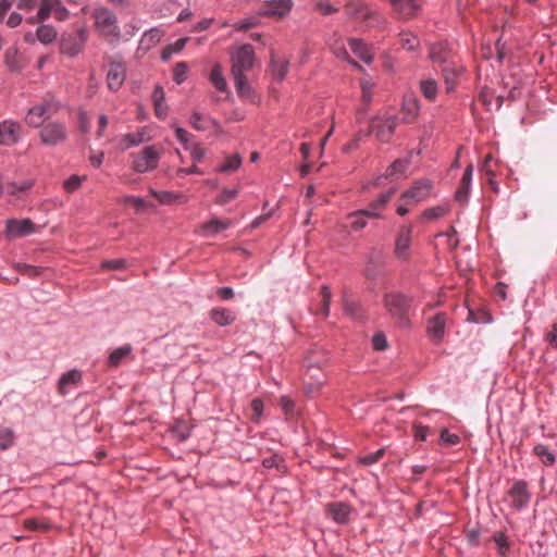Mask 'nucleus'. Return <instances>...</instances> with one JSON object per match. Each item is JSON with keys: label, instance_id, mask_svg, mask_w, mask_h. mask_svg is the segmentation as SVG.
Returning a JSON list of instances; mask_svg holds the SVG:
<instances>
[{"label": "nucleus", "instance_id": "nucleus-48", "mask_svg": "<svg viewBox=\"0 0 557 557\" xmlns=\"http://www.w3.org/2000/svg\"><path fill=\"white\" fill-rule=\"evenodd\" d=\"M188 65L185 62H180L174 67L173 79L176 84H182L187 78Z\"/></svg>", "mask_w": 557, "mask_h": 557}, {"label": "nucleus", "instance_id": "nucleus-58", "mask_svg": "<svg viewBox=\"0 0 557 557\" xmlns=\"http://www.w3.org/2000/svg\"><path fill=\"white\" fill-rule=\"evenodd\" d=\"M78 124L79 129L83 134H86L90 131V123L87 112L79 110L78 111Z\"/></svg>", "mask_w": 557, "mask_h": 557}, {"label": "nucleus", "instance_id": "nucleus-54", "mask_svg": "<svg viewBox=\"0 0 557 557\" xmlns=\"http://www.w3.org/2000/svg\"><path fill=\"white\" fill-rule=\"evenodd\" d=\"M84 177H81L78 175H72L70 178L64 181L63 187L67 193H73L76 189H78L82 185Z\"/></svg>", "mask_w": 557, "mask_h": 557}, {"label": "nucleus", "instance_id": "nucleus-2", "mask_svg": "<svg viewBox=\"0 0 557 557\" xmlns=\"http://www.w3.org/2000/svg\"><path fill=\"white\" fill-rule=\"evenodd\" d=\"M61 109V103L51 95H47L42 102L28 109L25 122L28 126L38 128L42 125L44 119L49 120Z\"/></svg>", "mask_w": 557, "mask_h": 557}, {"label": "nucleus", "instance_id": "nucleus-28", "mask_svg": "<svg viewBox=\"0 0 557 557\" xmlns=\"http://www.w3.org/2000/svg\"><path fill=\"white\" fill-rule=\"evenodd\" d=\"M403 111L405 113V121L411 122L419 113V101L414 97H407L403 103Z\"/></svg>", "mask_w": 557, "mask_h": 557}, {"label": "nucleus", "instance_id": "nucleus-20", "mask_svg": "<svg viewBox=\"0 0 557 557\" xmlns=\"http://www.w3.org/2000/svg\"><path fill=\"white\" fill-rule=\"evenodd\" d=\"M4 64L12 73H20L26 65L23 57L15 47L8 48L4 52Z\"/></svg>", "mask_w": 557, "mask_h": 557}, {"label": "nucleus", "instance_id": "nucleus-1", "mask_svg": "<svg viewBox=\"0 0 557 557\" xmlns=\"http://www.w3.org/2000/svg\"><path fill=\"white\" fill-rule=\"evenodd\" d=\"M383 302L388 313L398 321L400 326H409V309L412 297L400 292H393L384 295Z\"/></svg>", "mask_w": 557, "mask_h": 557}, {"label": "nucleus", "instance_id": "nucleus-39", "mask_svg": "<svg viewBox=\"0 0 557 557\" xmlns=\"http://www.w3.org/2000/svg\"><path fill=\"white\" fill-rule=\"evenodd\" d=\"M163 36V32L159 28H151L148 32H146L141 38V44L146 45L147 48H150L152 46H156L161 37Z\"/></svg>", "mask_w": 557, "mask_h": 557}, {"label": "nucleus", "instance_id": "nucleus-52", "mask_svg": "<svg viewBox=\"0 0 557 557\" xmlns=\"http://www.w3.org/2000/svg\"><path fill=\"white\" fill-rule=\"evenodd\" d=\"M494 541H495V543L498 546V553L502 556H506V554H507V552L509 549V545L507 543V537H506L505 533H503V532L495 533L494 534Z\"/></svg>", "mask_w": 557, "mask_h": 557}, {"label": "nucleus", "instance_id": "nucleus-46", "mask_svg": "<svg viewBox=\"0 0 557 557\" xmlns=\"http://www.w3.org/2000/svg\"><path fill=\"white\" fill-rule=\"evenodd\" d=\"M24 525L26 529L28 530H32V531H41V532H47L49 530L52 529V525L49 524V523H46V522H41L37 519H26L24 521Z\"/></svg>", "mask_w": 557, "mask_h": 557}, {"label": "nucleus", "instance_id": "nucleus-34", "mask_svg": "<svg viewBox=\"0 0 557 557\" xmlns=\"http://www.w3.org/2000/svg\"><path fill=\"white\" fill-rule=\"evenodd\" d=\"M36 36L42 44H50L57 38V32L50 25H41L37 28Z\"/></svg>", "mask_w": 557, "mask_h": 557}, {"label": "nucleus", "instance_id": "nucleus-49", "mask_svg": "<svg viewBox=\"0 0 557 557\" xmlns=\"http://www.w3.org/2000/svg\"><path fill=\"white\" fill-rule=\"evenodd\" d=\"M262 466L267 469L276 468L278 471L285 470L283 459L276 454L269 458L263 459Z\"/></svg>", "mask_w": 557, "mask_h": 557}, {"label": "nucleus", "instance_id": "nucleus-14", "mask_svg": "<svg viewBox=\"0 0 557 557\" xmlns=\"http://www.w3.org/2000/svg\"><path fill=\"white\" fill-rule=\"evenodd\" d=\"M347 15L350 18H362L364 21L373 18L376 12L372 11L366 3L360 1H349L345 5Z\"/></svg>", "mask_w": 557, "mask_h": 557}, {"label": "nucleus", "instance_id": "nucleus-26", "mask_svg": "<svg viewBox=\"0 0 557 557\" xmlns=\"http://www.w3.org/2000/svg\"><path fill=\"white\" fill-rule=\"evenodd\" d=\"M411 163L410 156L405 159H396L386 170L384 177L394 180L396 175L404 174L408 165Z\"/></svg>", "mask_w": 557, "mask_h": 557}, {"label": "nucleus", "instance_id": "nucleus-3", "mask_svg": "<svg viewBox=\"0 0 557 557\" xmlns=\"http://www.w3.org/2000/svg\"><path fill=\"white\" fill-rule=\"evenodd\" d=\"M38 133L41 145L48 147H55L64 144L67 140L69 134L66 125L59 121L42 122Z\"/></svg>", "mask_w": 557, "mask_h": 557}, {"label": "nucleus", "instance_id": "nucleus-61", "mask_svg": "<svg viewBox=\"0 0 557 557\" xmlns=\"http://www.w3.org/2000/svg\"><path fill=\"white\" fill-rule=\"evenodd\" d=\"M251 409L253 411L252 421L258 422L263 411V403L261 399L256 398L251 401Z\"/></svg>", "mask_w": 557, "mask_h": 557}, {"label": "nucleus", "instance_id": "nucleus-40", "mask_svg": "<svg viewBox=\"0 0 557 557\" xmlns=\"http://www.w3.org/2000/svg\"><path fill=\"white\" fill-rule=\"evenodd\" d=\"M535 455L542 460L545 466H552L555 462L554 454L548 449L546 445H536L534 447Z\"/></svg>", "mask_w": 557, "mask_h": 557}, {"label": "nucleus", "instance_id": "nucleus-59", "mask_svg": "<svg viewBox=\"0 0 557 557\" xmlns=\"http://www.w3.org/2000/svg\"><path fill=\"white\" fill-rule=\"evenodd\" d=\"M315 9L319 10L323 15L333 14V13H336L338 11L329 1H318L315 3Z\"/></svg>", "mask_w": 557, "mask_h": 557}, {"label": "nucleus", "instance_id": "nucleus-30", "mask_svg": "<svg viewBox=\"0 0 557 557\" xmlns=\"http://www.w3.org/2000/svg\"><path fill=\"white\" fill-rule=\"evenodd\" d=\"M82 380V373L78 370H71L63 374L59 380V392L64 395L66 393L65 387L69 384H76Z\"/></svg>", "mask_w": 557, "mask_h": 557}, {"label": "nucleus", "instance_id": "nucleus-42", "mask_svg": "<svg viewBox=\"0 0 557 557\" xmlns=\"http://www.w3.org/2000/svg\"><path fill=\"white\" fill-rule=\"evenodd\" d=\"M321 296H322V300H321V307H320L319 312L326 318L330 313V304H331V298H332V293L327 285H323L321 287Z\"/></svg>", "mask_w": 557, "mask_h": 557}, {"label": "nucleus", "instance_id": "nucleus-9", "mask_svg": "<svg viewBox=\"0 0 557 557\" xmlns=\"http://www.w3.org/2000/svg\"><path fill=\"white\" fill-rule=\"evenodd\" d=\"M293 7L292 0H269L257 11L258 16H285Z\"/></svg>", "mask_w": 557, "mask_h": 557}, {"label": "nucleus", "instance_id": "nucleus-32", "mask_svg": "<svg viewBox=\"0 0 557 557\" xmlns=\"http://www.w3.org/2000/svg\"><path fill=\"white\" fill-rule=\"evenodd\" d=\"M233 77H234L235 88H236L238 96L243 97V98H248L252 92V88L249 85V83L247 82L246 75L239 74V75H233Z\"/></svg>", "mask_w": 557, "mask_h": 557}, {"label": "nucleus", "instance_id": "nucleus-10", "mask_svg": "<svg viewBox=\"0 0 557 557\" xmlns=\"http://www.w3.org/2000/svg\"><path fill=\"white\" fill-rule=\"evenodd\" d=\"M126 79V67L123 62L109 61V71L107 74L108 88L117 91Z\"/></svg>", "mask_w": 557, "mask_h": 557}, {"label": "nucleus", "instance_id": "nucleus-18", "mask_svg": "<svg viewBox=\"0 0 557 557\" xmlns=\"http://www.w3.org/2000/svg\"><path fill=\"white\" fill-rule=\"evenodd\" d=\"M509 495L512 498V505L515 508H522L530 498V494L528 492V485L523 481H518L513 484V486L509 491Z\"/></svg>", "mask_w": 557, "mask_h": 557}, {"label": "nucleus", "instance_id": "nucleus-15", "mask_svg": "<svg viewBox=\"0 0 557 557\" xmlns=\"http://www.w3.org/2000/svg\"><path fill=\"white\" fill-rule=\"evenodd\" d=\"M451 50L445 42H436L430 46L429 58L435 63L449 64L451 63Z\"/></svg>", "mask_w": 557, "mask_h": 557}, {"label": "nucleus", "instance_id": "nucleus-12", "mask_svg": "<svg viewBox=\"0 0 557 557\" xmlns=\"http://www.w3.org/2000/svg\"><path fill=\"white\" fill-rule=\"evenodd\" d=\"M5 232L10 237L25 236L35 232V225L29 219H10L7 221Z\"/></svg>", "mask_w": 557, "mask_h": 557}, {"label": "nucleus", "instance_id": "nucleus-51", "mask_svg": "<svg viewBox=\"0 0 557 557\" xmlns=\"http://www.w3.org/2000/svg\"><path fill=\"white\" fill-rule=\"evenodd\" d=\"M14 440V434L12 430L4 429L0 431V449L5 450L8 449L12 444Z\"/></svg>", "mask_w": 557, "mask_h": 557}, {"label": "nucleus", "instance_id": "nucleus-63", "mask_svg": "<svg viewBox=\"0 0 557 557\" xmlns=\"http://www.w3.org/2000/svg\"><path fill=\"white\" fill-rule=\"evenodd\" d=\"M493 96L492 90L483 88L479 95V99L487 109H491Z\"/></svg>", "mask_w": 557, "mask_h": 557}, {"label": "nucleus", "instance_id": "nucleus-33", "mask_svg": "<svg viewBox=\"0 0 557 557\" xmlns=\"http://www.w3.org/2000/svg\"><path fill=\"white\" fill-rule=\"evenodd\" d=\"M242 165V156L239 153H234L226 158V162L218 168V172L228 173L235 172Z\"/></svg>", "mask_w": 557, "mask_h": 557}, {"label": "nucleus", "instance_id": "nucleus-7", "mask_svg": "<svg viewBox=\"0 0 557 557\" xmlns=\"http://www.w3.org/2000/svg\"><path fill=\"white\" fill-rule=\"evenodd\" d=\"M159 159L160 153L154 146H147L139 154L134 156L132 168L137 173H146L158 166Z\"/></svg>", "mask_w": 557, "mask_h": 557}, {"label": "nucleus", "instance_id": "nucleus-36", "mask_svg": "<svg viewBox=\"0 0 557 557\" xmlns=\"http://www.w3.org/2000/svg\"><path fill=\"white\" fill-rule=\"evenodd\" d=\"M399 37L401 47L408 51H414L420 45L419 38L412 33H400Z\"/></svg>", "mask_w": 557, "mask_h": 557}, {"label": "nucleus", "instance_id": "nucleus-19", "mask_svg": "<svg viewBox=\"0 0 557 557\" xmlns=\"http://www.w3.org/2000/svg\"><path fill=\"white\" fill-rule=\"evenodd\" d=\"M472 173H473V166H472V164H469L466 168L462 178L460 181L459 187L455 193V199L460 205H465L468 201L469 188H470V184H471V180H472Z\"/></svg>", "mask_w": 557, "mask_h": 557}, {"label": "nucleus", "instance_id": "nucleus-57", "mask_svg": "<svg viewBox=\"0 0 557 557\" xmlns=\"http://www.w3.org/2000/svg\"><path fill=\"white\" fill-rule=\"evenodd\" d=\"M373 348L375 350H384L387 348V339L383 333H376L372 338Z\"/></svg>", "mask_w": 557, "mask_h": 557}, {"label": "nucleus", "instance_id": "nucleus-22", "mask_svg": "<svg viewBox=\"0 0 557 557\" xmlns=\"http://www.w3.org/2000/svg\"><path fill=\"white\" fill-rule=\"evenodd\" d=\"M389 2L404 18L413 16L420 9L419 0H389Z\"/></svg>", "mask_w": 557, "mask_h": 557}, {"label": "nucleus", "instance_id": "nucleus-38", "mask_svg": "<svg viewBox=\"0 0 557 557\" xmlns=\"http://www.w3.org/2000/svg\"><path fill=\"white\" fill-rule=\"evenodd\" d=\"M55 5H59V0H41L37 18L40 21L47 20L51 12L55 10Z\"/></svg>", "mask_w": 557, "mask_h": 557}, {"label": "nucleus", "instance_id": "nucleus-21", "mask_svg": "<svg viewBox=\"0 0 557 557\" xmlns=\"http://www.w3.org/2000/svg\"><path fill=\"white\" fill-rule=\"evenodd\" d=\"M349 47L354 54H356L359 59H361L367 64L372 63L374 59V54L372 49L363 42L361 39L351 38L349 39Z\"/></svg>", "mask_w": 557, "mask_h": 557}, {"label": "nucleus", "instance_id": "nucleus-55", "mask_svg": "<svg viewBox=\"0 0 557 557\" xmlns=\"http://www.w3.org/2000/svg\"><path fill=\"white\" fill-rule=\"evenodd\" d=\"M126 267L125 259L107 260L101 263V268L104 270H122Z\"/></svg>", "mask_w": 557, "mask_h": 557}, {"label": "nucleus", "instance_id": "nucleus-16", "mask_svg": "<svg viewBox=\"0 0 557 557\" xmlns=\"http://www.w3.org/2000/svg\"><path fill=\"white\" fill-rule=\"evenodd\" d=\"M431 187L432 182L430 180H420L419 182L414 183L412 187L406 190L403 194V197L410 198L414 202H419L428 197Z\"/></svg>", "mask_w": 557, "mask_h": 557}, {"label": "nucleus", "instance_id": "nucleus-56", "mask_svg": "<svg viewBox=\"0 0 557 557\" xmlns=\"http://www.w3.org/2000/svg\"><path fill=\"white\" fill-rule=\"evenodd\" d=\"M440 438L446 445H457L460 442V437L457 434H451L446 429L441 431Z\"/></svg>", "mask_w": 557, "mask_h": 557}, {"label": "nucleus", "instance_id": "nucleus-29", "mask_svg": "<svg viewBox=\"0 0 557 557\" xmlns=\"http://www.w3.org/2000/svg\"><path fill=\"white\" fill-rule=\"evenodd\" d=\"M34 186L33 180H26L21 183L9 182L5 184V189L9 195L21 197V194L27 193Z\"/></svg>", "mask_w": 557, "mask_h": 557}, {"label": "nucleus", "instance_id": "nucleus-8", "mask_svg": "<svg viewBox=\"0 0 557 557\" xmlns=\"http://www.w3.org/2000/svg\"><path fill=\"white\" fill-rule=\"evenodd\" d=\"M398 119L395 115H388L377 125L372 124L370 128L364 133V136H369L375 133L376 138L382 143H388L395 132Z\"/></svg>", "mask_w": 557, "mask_h": 557}, {"label": "nucleus", "instance_id": "nucleus-44", "mask_svg": "<svg viewBox=\"0 0 557 557\" xmlns=\"http://www.w3.org/2000/svg\"><path fill=\"white\" fill-rule=\"evenodd\" d=\"M150 194L154 198H157L162 205H170L174 202L176 199L183 198V196L175 195L171 191H157L154 189H151Z\"/></svg>", "mask_w": 557, "mask_h": 557}, {"label": "nucleus", "instance_id": "nucleus-41", "mask_svg": "<svg viewBox=\"0 0 557 557\" xmlns=\"http://www.w3.org/2000/svg\"><path fill=\"white\" fill-rule=\"evenodd\" d=\"M347 219L351 221L350 227L354 231L362 230L368 224V219L359 210L349 213Z\"/></svg>", "mask_w": 557, "mask_h": 557}, {"label": "nucleus", "instance_id": "nucleus-23", "mask_svg": "<svg viewBox=\"0 0 557 557\" xmlns=\"http://www.w3.org/2000/svg\"><path fill=\"white\" fill-rule=\"evenodd\" d=\"M445 321L446 315L444 313H438L435 317H433L428 326V333L431 337H433L436 341H441L444 336L445 332Z\"/></svg>", "mask_w": 557, "mask_h": 557}, {"label": "nucleus", "instance_id": "nucleus-27", "mask_svg": "<svg viewBox=\"0 0 557 557\" xmlns=\"http://www.w3.org/2000/svg\"><path fill=\"white\" fill-rule=\"evenodd\" d=\"M442 74L446 85V91L451 92L455 89L456 79L459 74L458 67L451 62L442 69Z\"/></svg>", "mask_w": 557, "mask_h": 557}, {"label": "nucleus", "instance_id": "nucleus-43", "mask_svg": "<svg viewBox=\"0 0 557 557\" xmlns=\"http://www.w3.org/2000/svg\"><path fill=\"white\" fill-rule=\"evenodd\" d=\"M231 225L230 221H221L216 218L211 219L202 225L203 230L212 231L214 234H218L224 230H226Z\"/></svg>", "mask_w": 557, "mask_h": 557}, {"label": "nucleus", "instance_id": "nucleus-24", "mask_svg": "<svg viewBox=\"0 0 557 557\" xmlns=\"http://www.w3.org/2000/svg\"><path fill=\"white\" fill-rule=\"evenodd\" d=\"M211 320L220 326H226L232 324L236 317L235 313L225 308H214L210 311Z\"/></svg>", "mask_w": 557, "mask_h": 557}, {"label": "nucleus", "instance_id": "nucleus-35", "mask_svg": "<svg viewBox=\"0 0 557 557\" xmlns=\"http://www.w3.org/2000/svg\"><path fill=\"white\" fill-rule=\"evenodd\" d=\"M132 351V347L131 346H123V347H119L116 349H114L109 358H108V363L109 366L111 367H117L121 361L127 356L129 355Z\"/></svg>", "mask_w": 557, "mask_h": 557}, {"label": "nucleus", "instance_id": "nucleus-31", "mask_svg": "<svg viewBox=\"0 0 557 557\" xmlns=\"http://www.w3.org/2000/svg\"><path fill=\"white\" fill-rule=\"evenodd\" d=\"M210 82L219 91L223 92L227 90V84L222 74V67L220 64H215L212 67L210 73Z\"/></svg>", "mask_w": 557, "mask_h": 557}, {"label": "nucleus", "instance_id": "nucleus-60", "mask_svg": "<svg viewBox=\"0 0 557 557\" xmlns=\"http://www.w3.org/2000/svg\"><path fill=\"white\" fill-rule=\"evenodd\" d=\"M175 136L180 143L183 144L185 149H188V140L190 137V134L183 127L176 126L175 127Z\"/></svg>", "mask_w": 557, "mask_h": 557}, {"label": "nucleus", "instance_id": "nucleus-17", "mask_svg": "<svg viewBox=\"0 0 557 557\" xmlns=\"http://www.w3.org/2000/svg\"><path fill=\"white\" fill-rule=\"evenodd\" d=\"M351 507L343 502L331 503L327 505V513L332 519L341 524H345L349 521Z\"/></svg>", "mask_w": 557, "mask_h": 557}, {"label": "nucleus", "instance_id": "nucleus-5", "mask_svg": "<svg viewBox=\"0 0 557 557\" xmlns=\"http://www.w3.org/2000/svg\"><path fill=\"white\" fill-rule=\"evenodd\" d=\"M255 62V51L251 45L240 46L235 53L232 54V75L245 74L250 71Z\"/></svg>", "mask_w": 557, "mask_h": 557}, {"label": "nucleus", "instance_id": "nucleus-4", "mask_svg": "<svg viewBox=\"0 0 557 557\" xmlns=\"http://www.w3.org/2000/svg\"><path fill=\"white\" fill-rule=\"evenodd\" d=\"M95 18V25L98 32L106 36L119 39L121 36L116 15L108 8H98L92 13Z\"/></svg>", "mask_w": 557, "mask_h": 557}, {"label": "nucleus", "instance_id": "nucleus-45", "mask_svg": "<svg viewBox=\"0 0 557 557\" xmlns=\"http://www.w3.org/2000/svg\"><path fill=\"white\" fill-rule=\"evenodd\" d=\"M395 189L391 188L387 191L381 194L377 199L370 202V207L377 209L379 211L383 210L386 205L389 202L392 196L394 195Z\"/></svg>", "mask_w": 557, "mask_h": 557}, {"label": "nucleus", "instance_id": "nucleus-62", "mask_svg": "<svg viewBox=\"0 0 557 557\" xmlns=\"http://www.w3.org/2000/svg\"><path fill=\"white\" fill-rule=\"evenodd\" d=\"M189 123L197 131H205L207 128V126L202 123V115L197 111L193 112Z\"/></svg>", "mask_w": 557, "mask_h": 557}, {"label": "nucleus", "instance_id": "nucleus-64", "mask_svg": "<svg viewBox=\"0 0 557 557\" xmlns=\"http://www.w3.org/2000/svg\"><path fill=\"white\" fill-rule=\"evenodd\" d=\"M124 201L133 203L137 211H140L148 206V202L146 200L135 196H126L124 198Z\"/></svg>", "mask_w": 557, "mask_h": 557}, {"label": "nucleus", "instance_id": "nucleus-47", "mask_svg": "<svg viewBox=\"0 0 557 557\" xmlns=\"http://www.w3.org/2000/svg\"><path fill=\"white\" fill-rule=\"evenodd\" d=\"M448 209L444 206H436L433 208H429L423 211L422 218L425 220H435L447 213Z\"/></svg>", "mask_w": 557, "mask_h": 557}, {"label": "nucleus", "instance_id": "nucleus-25", "mask_svg": "<svg viewBox=\"0 0 557 557\" xmlns=\"http://www.w3.org/2000/svg\"><path fill=\"white\" fill-rule=\"evenodd\" d=\"M288 61L278 58L273 51L271 52V71L272 74L278 79L283 81L287 74L288 71Z\"/></svg>", "mask_w": 557, "mask_h": 557}, {"label": "nucleus", "instance_id": "nucleus-37", "mask_svg": "<svg viewBox=\"0 0 557 557\" xmlns=\"http://www.w3.org/2000/svg\"><path fill=\"white\" fill-rule=\"evenodd\" d=\"M420 90L426 99L434 100L437 95V83L434 79L421 81Z\"/></svg>", "mask_w": 557, "mask_h": 557}, {"label": "nucleus", "instance_id": "nucleus-13", "mask_svg": "<svg viewBox=\"0 0 557 557\" xmlns=\"http://www.w3.org/2000/svg\"><path fill=\"white\" fill-rule=\"evenodd\" d=\"M411 227L401 226L395 243V255L398 259L407 260L411 243Z\"/></svg>", "mask_w": 557, "mask_h": 557}, {"label": "nucleus", "instance_id": "nucleus-11", "mask_svg": "<svg viewBox=\"0 0 557 557\" xmlns=\"http://www.w3.org/2000/svg\"><path fill=\"white\" fill-rule=\"evenodd\" d=\"M22 126L14 121H3L0 123V145L11 146L16 144L21 137Z\"/></svg>", "mask_w": 557, "mask_h": 557}, {"label": "nucleus", "instance_id": "nucleus-53", "mask_svg": "<svg viewBox=\"0 0 557 557\" xmlns=\"http://www.w3.org/2000/svg\"><path fill=\"white\" fill-rule=\"evenodd\" d=\"M237 194H238V189L237 188H234V189L224 188L222 190L221 195H219L216 197L215 202L218 205H225L228 201L233 200L237 196Z\"/></svg>", "mask_w": 557, "mask_h": 557}, {"label": "nucleus", "instance_id": "nucleus-6", "mask_svg": "<svg viewBox=\"0 0 557 557\" xmlns=\"http://www.w3.org/2000/svg\"><path fill=\"white\" fill-rule=\"evenodd\" d=\"M87 32L83 28L72 34H64L60 39V51L70 58L76 57L84 48Z\"/></svg>", "mask_w": 557, "mask_h": 557}, {"label": "nucleus", "instance_id": "nucleus-50", "mask_svg": "<svg viewBox=\"0 0 557 557\" xmlns=\"http://www.w3.org/2000/svg\"><path fill=\"white\" fill-rule=\"evenodd\" d=\"M384 454H385V449L380 448L375 453H371V454L360 457L359 461L364 466H371V465L377 462L384 456Z\"/></svg>", "mask_w": 557, "mask_h": 557}]
</instances>
